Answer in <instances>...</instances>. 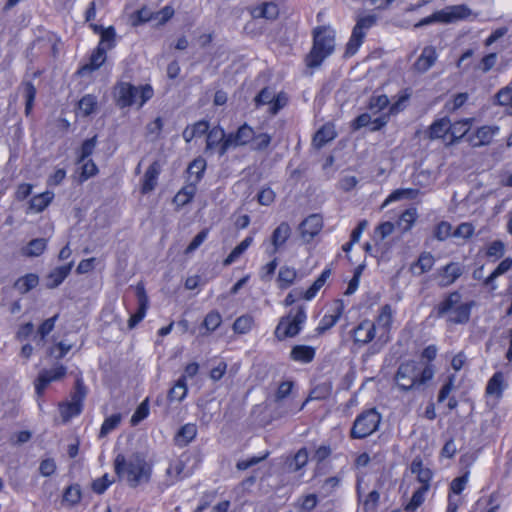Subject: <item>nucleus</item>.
Returning a JSON list of instances; mask_svg holds the SVG:
<instances>
[{
  "instance_id": "obj_1",
  "label": "nucleus",
  "mask_w": 512,
  "mask_h": 512,
  "mask_svg": "<svg viewBox=\"0 0 512 512\" xmlns=\"http://www.w3.org/2000/svg\"><path fill=\"white\" fill-rule=\"evenodd\" d=\"M435 374L433 365L425 362L407 361L399 365L394 380L404 391L422 390Z\"/></svg>"
},
{
  "instance_id": "obj_2",
  "label": "nucleus",
  "mask_w": 512,
  "mask_h": 512,
  "mask_svg": "<svg viewBox=\"0 0 512 512\" xmlns=\"http://www.w3.org/2000/svg\"><path fill=\"white\" fill-rule=\"evenodd\" d=\"M114 468L116 474L119 477H124L129 486L133 488L142 483H148L152 474L151 465L138 453L129 458L118 454L114 460Z\"/></svg>"
},
{
  "instance_id": "obj_3",
  "label": "nucleus",
  "mask_w": 512,
  "mask_h": 512,
  "mask_svg": "<svg viewBox=\"0 0 512 512\" xmlns=\"http://www.w3.org/2000/svg\"><path fill=\"white\" fill-rule=\"evenodd\" d=\"M473 303L461 301V294L457 291L448 294L435 308L436 317H447L452 324H465L470 319Z\"/></svg>"
},
{
  "instance_id": "obj_4",
  "label": "nucleus",
  "mask_w": 512,
  "mask_h": 512,
  "mask_svg": "<svg viewBox=\"0 0 512 512\" xmlns=\"http://www.w3.org/2000/svg\"><path fill=\"white\" fill-rule=\"evenodd\" d=\"M335 48V32L329 27L320 26L314 29L313 46L306 57V64L315 68L330 56Z\"/></svg>"
},
{
  "instance_id": "obj_5",
  "label": "nucleus",
  "mask_w": 512,
  "mask_h": 512,
  "mask_svg": "<svg viewBox=\"0 0 512 512\" xmlns=\"http://www.w3.org/2000/svg\"><path fill=\"white\" fill-rule=\"evenodd\" d=\"M153 96L150 85L136 87L127 82H120L114 88V97L119 107H129L134 104L143 106Z\"/></svg>"
},
{
  "instance_id": "obj_6",
  "label": "nucleus",
  "mask_w": 512,
  "mask_h": 512,
  "mask_svg": "<svg viewBox=\"0 0 512 512\" xmlns=\"http://www.w3.org/2000/svg\"><path fill=\"white\" fill-rule=\"evenodd\" d=\"M306 312L304 307L291 309L288 315L282 317L275 329V337L282 341L288 337H294L299 334L302 325L306 321Z\"/></svg>"
},
{
  "instance_id": "obj_7",
  "label": "nucleus",
  "mask_w": 512,
  "mask_h": 512,
  "mask_svg": "<svg viewBox=\"0 0 512 512\" xmlns=\"http://www.w3.org/2000/svg\"><path fill=\"white\" fill-rule=\"evenodd\" d=\"M381 416L375 409H369L358 415L351 428L350 435L354 439H363L375 432L380 424Z\"/></svg>"
},
{
  "instance_id": "obj_8",
  "label": "nucleus",
  "mask_w": 512,
  "mask_h": 512,
  "mask_svg": "<svg viewBox=\"0 0 512 512\" xmlns=\"http://www.w3.org/2000/svg\"><path fill=\"white\" fill-rule=\"evenodd\" d=\"M191 460L189 455L183 454L180 458L171 462L166 469V479L163 485L169 487L191 476L195 470V464L189 465Z\"/></svg>"
},
{
  "instance_id": "obj_9",
  "label": "nucleus",
  "mask_w": 512,
  "mask_h": 512,
  "mask_svg": "<svg viewBox=\"0 0 512 512\" xmlns=\"http://www.w3.org/2000/svg\"><path fill=\"white\" fill-rule=\"evenodd\" d=\"M377 22V17L375 15H366L361 16L357 19L356 24L352 30L351 37L346 45L347 56L354 55L361 44L363 43V39L365 37V30L373 27Z\"/></svg>"
},
{
  "instance_id": "obj_10",
  "label": "nucleus",
  "mask_w": 512,
  "mask_h": 512,
  "mask_svg": "<svg viewBox=\"0 0 512 512\" xmlns=\"http://www.w3.org/2000/svg\"><path fill=\"white\" fill-rule=\"evenodd\" d=\"M394 320V311L390 304L383 305L373 322L376 326L377 344L381 346L391 340V329Z\"/></svg>"
},
{
  "instance_id": "obj_11",
  "label": "nucleus",
  "mask_w": 512,
  "mask_h": 512,
  "mask_svg": "<svg viewBox=\"0 0 512 512\" xmlns=\"http://www.w3.org/2000/svg\"><path fill=\"white\" fill-rule=\"evenodd\" d=\"M253 137L254 129L246 123L241 125L236 132L227 134L226 141L220 147V156H223L231 147L251 144Z\"/></svg>"
},
{
  "instance_id": "obj_12",
  "label": "nucleus",
  "mask_w": 512,
  "mask_h": 512,
  "mask_svg": "<svg viewBox=\"0 0 512 512\" xmlns=\"http://www.w3.org/2000/svg\"><path fill=\"white\" fill-rule=\"evenodd\" d=\"M66 373L67 368L62 364H57L51 369L42 370L35 381L37 395L41 396L51 382L63 379Z\"/></svg>"
},
{
  "instance_id": "obj_13",
  "label": "nucleus",
  "mask_w": 512,
  "mask_h": 512,
  "mask_svg": "<svg viewBox=\"0 0 512 512\" xmlns=\"http://www.w3.org/2000/svg\"><path fill=\"white\" fill-rule=\"evenodd\" d=\"M352 337L355 344L366 345L372 340H377L376 326L373 321L365 319L361 321L353 330Z\"/></svg>"
},
{
  "instance_id": "obj_14",
  "label": "nucleus",
  "mask_w": 512,
  "mask_h": 512,
  "mask_svg": "<svg viewBox=\"0 0 512 512\" xmlns=\"http://www.w3.org/2000/svg\"><path fill=\"white\" fill-rule=\"evenodd\" d=\"M471 15H473L472 10L465 4L448 6L440 10L442 23L446 24L465 20Z\"/></svg>"
},
{
  "instance_id": "obj_15",
  "label": "nucleus",
  "mask_w": 512,
  "mask_h": 512,
  "mask_svg": "<svg viewBox=\"0 0 512 512\" xmlns=\"http://www.w3.org/2000/svg\"><path fill=\"white\" fill-rule=\"evenodd\" d=\"M291 228L288 223L282 222L272 233L271 243L266 249L269 256H273L286 243L290 237Z\"/></svg>"
},
{
  "instance_id": "obj_16",
  "label": "nucleus",
  "mask_w": 512,
  "mask_h": 512,
  "mask_svg": "<svg viewBox=\"0 0 512 512\" xmlns=\"http://www.w3.org/2000/svg\"><path fill=\"white\" fill-rule=\"evenodd\" d=\"M498 131V126H482L468 136V141L473 147L485 146L491 143Z\"/></svg>"
},
{
  "instance_id": "obj_17",
  "label": "nucleus",
  "mask_w": 512,
  "mask_h": 512,
  "mask_svg": "<svg viewBox=\"0 0 512 512\" xmlns=\"http://www.w3.org/2000/svg\"><path fill=\"white\" fill-rule=\"evenodd\" d=\"M322 225V218L319 215L312 214L308 216L299 226L302 238L309 241L320 232Z\"/></svg>"
},
{
  "instance_id": "obj_18",
  "label": "nucleus",
  "mask_w": 512,
  "mask_h": 512,
  "mask_svg": "<svg viewBox=\"0 0 512 512\" xmlns=\"http://www.w3.org/2000/svg\"><path fill=\"white\" fill-rule=\"evenodd\" d=\"M464 271V267L457 262H451L444 266L439 271V284L442 287H447L451 284H453L462 274Z\"/></svg>"
},
{
  "instance_id": "obj_19",
  "label": "nucleus",
  "mask_w": 512,
  "mask_h": 512,
  "mask_svg": "<svg viewBox=\"0 0 512 512\" xmlns=\"http://www.w3.org/2000/svg\"><path fill=\"white\" fill-rule=\"evenodd\" d=\"M410 471L416 476V479L421 486H427V489H430L433 472L423 464L421 458L416 457L412 460L410 464Z\"/></svg>"
},
{
  "instance_id": "obj_20",
  "label": "nucleus",
  "mask_w": 512,
  "mask_h": 512,
  "mask_svg": "<svg viewBox=\"0 0 512 512\" xmlns=\"http://www.w3.org/2000/svg\"><path fill=\"white\" fill-rule=\"evenodd\" d=\"M438 58L435 47L426 46L423 48L420 56L414 63V69L419 73H425L428 71L436 62Z\"/></svg>"
},
{
  "instance_id": "obj_21",
  "label": "nucleus",
  "mask_w": 512,
  "mask_h": 512,
  "mask_svg": "<svg viewBox=\"0 0 512 512\" xmlns=\"http://www.w3.org/2000/svg\"><path fill=\"white\" fill-rule=\"evenodd\" d=\"M254 19L264 18L267 20H275L279 15V7L274 2H264L251 10Z\"/></svg>"
},
{
  "instance_id": "obj_22",
  "label": "nucleus",
  "mask_w": 512,
  "mask_h": 512,
  "mask_svg": "<svg viewBox=\"0 0 512 512\" xmlns=\"http://www.w3.org/2000/svg\"><path fill=\"white\" fill-rule=\"evenodd\" d=\"M160 164L158 161H154L146 170L141 191L143 194L151 192L157 185V179L160 174Z\"/></svg>"
},
{
  "instance_id": "obj_23",
  "label": "nucleus",
  "mask_w": 512,
  "mask_h": 512,
  "mask_svg": "<svg viewBox=\"0 0 512 512\" xmlns=\"http://www.w3.org/2000/svg\"><path fill=\"white\" fill-rule=\"evenodd\" d=\"M197 435V426L193 423L183 425L174 437V443L178 447H185L194 440Z\"/></svg>"
},
{
  "instance_id": "obj_24",
  "label": "nucleus",
  "mask_w": 512,
  "mask_h": 512,
  "mask_svg": "<svg viewBox=\"0 0 512 512\" xmlns=\"http://www.w3.org/2000/svg\"><path fill=\"white\" fill-rule=\"evenodd\" d=\"M315 348L307 345H295L290 351V359L299 363H310L315 357Z\"/></svg>"
},
{
  "instance_id": "obj_25",
  "label": "nucleus",
  "mask_w": 512,
  "mask_h": 512,
  "mask_svg": "<svg viewBox=\"0 0 512 512\" xmlns=\"http://www.w3.org/2000/svg\"><path fill=\"white\" fill-rule=\"evenodd\" d=\"M434 263L435 259L433 255L430 252H423L420 254L417 261L411 265L410 271L414 275L420 276L426 272H429L432 269Z\"/></svg>"
},
{
  "instance_id": "obj_26",
  "label": "nucleus",
  "mask_w": 512,
  "mask_h": 512,
  "mask_svg": "<svg viewBox=\"0 0 512 512\" xmlns=\"http://www.w3.org/2000/svg\"><path fill=\"white\" fill-rule=\"evenodd\" d=\"M344 310L343 303L341 301H338L336 304L335 310L333 314L324 315L321 319L318 327L316 328V331L318 334H323L330 328H332L341 317Z\"/></svg>"
},
{
  "instance_id": "obj_27",
  "label": "nucleus",
  "mask_w": 512,
  "mask_h": 512,
  "mask_svg": "<svg viewBox=\"0 0 512 512\" xmlns=\"http://www.w3.org/2000/svg\"><path fill=\"white\" fill-rule=\"evenodd\" d=\"M335 137L336 132L333 125L326 124L315 133L312 143L315 148L320 149Z\"/></svg>"
},
{
  "instance_id": "obj_28",
  "label": "nucleus",
  "mask_w": 512,
  "mask_h": 512,
  "mask_svg": "<svg viewBox=\"0 0 512 512\" xmlns=\"http://www.w3.org/2000/svg\"><path fill=\"white\" fill-rule=\"evenodd\" d=\"M57 319L58 315L56 314L53 317L43 321V323L38 327V330L34 336L36 346L43 347L45 345L46 336L49 335L50 332L54 329Z\"/></svg>"
},
{
  "instance_id": "obj_29",
  "label": "nucleus",
  "mask_w": 512,
  "mask_h": 512,
  "mask_svg": "<svg viewBox=\"0 0 512 512\" xmlns=\"http://www.w3.org/2000/svg\"><path fill=\"white\" fill-rule=\"evenodd\" d=\"M73 264V262H70L66 265L56 267L53 271H51L48 276L49 283L47 286L49 288H55L59 286L70 274Z\"/></svg>"
},
{
  "instance_id": "obj_30",
  "label": "nucleus",
  "mask_w": 512,
  "mask_h": 512,
  "mask_svg": "<svg viewBox=\"0 0 512 512\" xmlns=\"http://www.w3.org/2000/svg\"><path fill=\"white\" fill-rule=\"evenodd\" d=\"M205 169H206L205 159L199 157V158H196L195 160H193L187 168L188 181L190 183H194L197 185L199 183V181L202 179Z\"/></svg>"
},
{
  "instance_id": "obj_31",
  "label": "nucleus",
  "mask_w": 512,
  "mask_h": 512,
  "mask_svg": "<svg viewBox=\"0 0 512 512\" xmlns=\"http://www.w3.org/2000/svg\"><path fill=\"white\" fill-rule=\"evenodd\" d=\"M227 139V135L223 128L220 126L213 127L209 130L207 134L206 139V149L212 150L216 147L220 149L221 145L224 144V142Z\"/></svg>"
},
{
  "instance_id": "obj_32",
  "label": "nucleus",
  "mask_w": 512,
  "mask_h": 512,
  "mask_svg": "<svg viewBox=\"0 0 512 512\" xmlns=\"http://www.w3.org/2000/svg\"><path fill=\"white\" fill-rule=\"evenodd\" d=\"M511 267L512 258H505L498 264L494 271L484 280V285L489 287L491 290H495L497 288V286L495 285V279L509 271Z\"/></svg>"
},
{
  "instance_id": "obj_33",
  "label": "nucleus",
  "mask_w": 512,
  "mask_h": 512,
  "mask_svg": "<svg viewBox=\"0 0 512 512\" xmlns=\"http://www.w3.org/2000/svg\"><path fill=\"white\" fill-rule=\"evenodd\" d=\"M19 90L22 92L25 99V115L29 116L34 106V100L37 93L36 88L32 82L27 81L20 85Z\"/></svg>"
},
{
  "instance_id": "obj_34",
  "label": "nucleus",
  "mask_w": 512,
  "mask_h": 512,
  "mask_svg": "<svg viewBox=\"0 0 512 512\" xmlns=\"http://www.w3.org/2000/svg\"><path fill=\"white\" fill-rule=\"evenodd\" d=\"M331 275V269L326 268L322 271L320 276L313 282V284L303 293V298L306 300L313 299L317 292L324 286L325 282Z\"/></svg>"
},
{
  "instance_id": "obj_35",
  "label": "nucleus",
  "mask_w": 512,
  "mask_h": 512,
  "mask_svg": "<svg viewBox=\"0 0 512 512\" xmlns=\"http://www.w3.org/2000/svg\"><path fill=\"white\" fill-rule=\"evenodd\" d=\"M449 132V119L442 118L431 124L428 130V138L431 140L444 137Z\"/></svg>"
},
{
  "instance_id": "obj_36",
  "label": "nucleus",
  "mask_w": 512,
  "mask_h": 512,
  "mask_svg": "<svg viewBox=\"0 0 512 512\" xmlns=\"http://www.w3.org/2000/svg\"><path fill=\"white\" fill-rule=\"evenodd\" d=\"M187 384L185 377H180L175 385L169 390L167 398L170 402H181L187 395Z\"/></svg>"
},
{
  "instance_id": "obj_37",
  "label": "nucleus",
  "mask_w": 512,
  "mask_h": 512,
  "mask_svg": "<svg viewBox=\"0 0 512 512\" xmlns=\"http://www.w3.org/2000/svg\"><path fill=\"white\" fill-rule=\"evenodd\" d=\"M39 283V278L36 274L30 273L27 274L21 278H19L15 284L14 287L17 289L21 294L28 293L30 290L35 288Z\"/></svg>"
},
{
  "instance_id": "obj_38",
  "label": "nucleus",
  "mask_w": 512,
  "mask_h": 512,
  "mask_svg": "<svg viewBox=\"0 0 512 512\" xmlns=\"http://www.w3.org/2000/svg\"><path fill=\"white\" fill-rule=\"evenodd\" d=\"M54 193L46 191L34 196L30 201V208L35 212H42L53 200Z\"/></svg>"
},
{
  "instance_id": "obj_39",
  "label": "nucleus",
  "mask_w": 512,
  "mask_h": 512,
  "mask_svg": "<svg viewBox=\"0 0 512 512\" xmlns=\"http://www.w3.org/2000/svg\"><path fill=\"white\" fill-rule=\"evenodd\" d=\"M272 141V135L254 130V137L251 141L250 148L253 151L266 150Z\"/></svg>"
},
{
  "instance_id": "obj_40",
  "label": "nucleus",
  "mask_w": 512,
  "mask_h": 512,
  "mask_svg": "<svg viewBox=\"0 0 512 512\" xmlns=\"http://www.w3.org/2000/svg\"><path fill=\"white\" fill-rule=\"evenodd\" d=\"M47 241L44 238H36L31 240L24 248L23 253L29 257H37L46 249Z\"/></svg>"
},
{
  "instance_id": "obj_41",
  "label": "nucleus",
  "mask_w": 512,
  "mask_h": 512,
  "mask_svg": "<svg viewBox=\"0 0 512 512\" xmlns=\"http://www.w3.org/2000/svg\"><path fill=\"white\" fill-rule=\"evenodd\" d=\"M428 491L429 489H427V486H420L415 490L410 501L405 505V511L414 512L418 507H420L423 504L425 495Z\"/></svg>"
},
{
  "instance_id": "obj_42",
  "label": "nucleus",
  "mask_w": 512,
  "mask_h": 512,
  "mask_svg": "<svg viewBox=\"0 0 512 512\" xmlns=\"http://www.w3.org/2000/svg\"><path fill=\"white\" fill-rule=\"evenodd\" d=\"M471 123L472 119L470 118L456 121L453 124L449 122V132L453 138L459 139L468 133Z\"/></svg>"
},
{
  "instance_id": "obj_43",
  "label": "nucleus",
  "mask_w": 512,
  "mask_h": 512,
  "mask_svg": "<svg viewBox=\"0 0 512 512\" xmlns=\"http://www.w3.org/2000/svg\"><path fill=\"white\" fill-rule=\"evenodd\" d=\"M196 193V184L190 183L184 186L175 196L174 201L177 205L184 206L189 203Z\"/></svg>"
},
{
  "instance_id": "obj_44",
  "label": "nucleus",
  "mask_w": 512,
  "mask_h": 512,
  "mask_svg": "<svg viewBox=\"0 0 512 512\" xmlns=\"http://www.w3.org/2000/svg\"><path fill=\"white\" fill-rule=\"evenodd\" d=\"M503 381V374L501 372H496L487 383L486 393L488 395L500 396L503 391Z\"/></svg>"
},
{
  "instance_id": "obj_45",
  "label": "nucleus",
  "mask_w": 512,
  "mask_h": 512,
  "mask_svg": "<svg viewBox=\"0 0 512 512\" xmlns=\"http://www.w3.org/2000/svg\"><path fill=\"white\" fill-rule=\"evenodd\" d=\"M296 276L297 273L294 268L288 266L281 267L278 273L279 287L282 289L289 287L294 282Z\"/></svg>"
},
{
  "instance_id": "obj_46",
  "label": "nucleus",
  "mask_w": 512,
  "mask_h": 512,
  "mask_svg": "<svg viewBox=\"0 0 512 512\" xmlns=\"http://www.w3.org/2000/svg\"><path fill=\"white\" fill-rule=\"evenodd\" d=\"M60 414L64 422L69 421L71 418L79 415L82 411V407L78 404H74L71 401L63 402L59 405Z\"/></svg>"
},
{
  "instance_id": "obj_47",
  "label": "nucleus",
  "mask_w": 512,
  "mask_h": 512,
  "mask_svg": "<svg viewBox=\"0 0 512 512\" xmlns=\"http://www.w3.org/2000/svg\"><path fill=\"white\" fill-rule=\"evenodd\" d=\"M136 296L138 300V309L136 314L141 315V317L144 318L149 306V299L146 294L144 285L141 283H139L136 287Z\"/></svg>"
},
{
  "instance_id": "obj_48",
  "label": "nucleus",
  "mask_w": 512,
  "mask_h": 512,
  "mask_svg": "<svg viewBox=\"0 0 512 512\" xmlns=\"http://www.w3.org/2000/svg\"><path fill=\"white\" fill-rule=\"evenodd\" d=\"M108 49L106 47H103L101 45H98L96 50L92 53L90 57V63L85 66L84 68H88L91 70L98 69L105 61L106 59V51Z\"/></svg>"
},
{
  "instance_id": "obj_49",
  "label": "nucleus",
  "mask_w": 512,
  "mask_h": 512,
  "mask_svg": "<svg viewBox=\"0 0 512 512\" xmlns=\"http://www.w3.org/2000/svg\"><path fill=\"white\" fill-rule=\"evenodd\" d=\"M308 451L306 448H301L297 451V453L294 455L292 460L288 463V466L290 470L292 471H298L301 468H303L307 462H308Z\"/></svg>"
},
{
  "instance_id": "obj_50",
  "label": "nucleus",
  "mask_w": 512,
  "mask_h": 512,
  "mask_svg": "<svg viewBox=\"0 0 512 512\" xmlns=\"http://www.w3.org/2000/svg\"><path fill=\"white\" fill-rule=\"evenodd\" d=\"M293 388V382L292 381H283L279 384L277 391L274 396V401L277 405V408H280L282 406V403L284 399H286L289 394L291 393Z\"/></svg>"
},
{
  "instance_id": "obj_51",
  "label": "nucleus",
  "mask_w": 512,
  "mask_h": 512,
  "mask_svg": "<svg viewBox=\"0 0 512 512\" xmlns=\"http://www.w3.org/2000/svg\"><path fill=\"white\" fill-rule=\"evenodd\" d=\"M121 421L120 414H113L110 417L106 418L101 426L99 437L103 438L107 436L111 431H113Z\"/></svg>"
},
{
  "instance_id": "obj_52",
  "label": "nucleus",
  "mask_w": 512,
  "mask_h": 512,
  "mask_svg": "<svg viewBox=\"0 0 512 512\" xmlns=\"http://www.w3.org/2000/svg\"><path fill=\"white\" fill-rule=\"evenodd\" d=\"M86 397V387L83 383L82 378H77L75 382L74 391L71 394V402L83 406V400Z\"/></svg>"
},
{
  "instance_id": "obj_53",
  "label": "nucleus",
  "mask_w": 512,
  "mask_h": 512,
  "mask_svg": "<svg viewBox=\"0 0 512 512\" xmlns=\"http://www.w3.org/2000/svg\"><path fill=\"white\" fill-rule=\"evenodd\" d=\"M453 236L452 225L449 222L441 221L434 229V237L439 241H445Z\"/></svg>"
},
{
  "instance_id": "obj_54",
  "label": "nucleus",
  "mask_w": 512,
  "mask_h": 512,
  "mask_svg": "<svg viewBox=\"0 0 512 512\" xmlns=\"http://www.w3.org/2000/svg\"><path fill=\"white\" fill-rule=\"evenodd\" d=\"M96 104H97L96 98L94 96L88 94V95L83 96L80 99V101L78 103V108H79L80 112L83 113V115L88 116L94 111Z\"/></svg>"
},
{
  "instance_id": "obj_55",
  "label": "nucleus",
  "mask_w": 512,
  "mask_h": 512,
  "mask_svg": "<svg viewBox=\"0 0 512 512\" xmlns=\"http://www.w3.org/2000/svg\"><path fill=\"white\" fill-rule=\"evenodd\" d=\"M81 499V490L78 485H71L66 488L63 494V501L70 505L77 504Z\"/></svg>"
},
{
  "instance_id": "obj_56",
  "label": "nucleus",
  "mask_w": 512,
  "mask_h": 512,
  "mask_svg": "<svg viewBox=\"0 0 512 512\" xmlns=\"http://www.w3.org/2000/svg\"><path fill=\"white\" fill-rule=\"evenodd\" d=\"M469 474L468 472L463 474L460 477H457L452 480L450 483V493L456 497H459L461 492L465 489L467 483H468Z\"/></svg>"
},
{
  "instance_id": "obj_57",
  "label": "nucleus",
  "mask_w": 512,
  "mask_h": 512,
  "mask_svg": "<svg viewBox=\"0 0 512 512\" xmlns=\"http://www.w3.org/2000/svg\"><path fill=\"white\" fill-rule=\"evenodd\" d=\"M222 322V317L219 312L211 311L204 318L203 325L208 331L216 330Z\"/></svg>"
},
{
  "instance_id": "obj_58",
  "label": "nucleus",
  "mask_w": 512,
  "mask_h": 512,
  "mask_svg": "<svg viewBox=\"0 0 512 512\" xmlns=\"http://www.w3.org/2000/svg\"><path fill=\"white\" fill-rule=\"evenodd\" d=\"M497 103L501 106L509 107L512 114V88L504 87L496 94Z\"/></svg>"
},
{
  "instance_id": "obj_59",
  "label": "nucleus",
  "mask_w": 512,
  "mask_h": 512,
  "mask_svg": "<svg viewBox=\"0 0 512 512\" xmlns=\"http://www.w3.org/2000/svg\"><path fill=\"white\" fill-rule=\"evenodd\" d=\"M81 163H82L81 173H80V181L81 182L86 181L90 177H93L94 175L97 174L98 168H97L96 164L93 162V160L88 159L87 161L85 160L84 162H81Z\"/></svg>"
},
{
  "instance_id": "obj_60",
  "label": "nucleus",
  "mask_w": 512,
  "mask_h": 512,
  "mask_svg": "<svg viewBox=\"0 0 512 512\" xmlns=\"http://www.w3.org/2000/svg\"><path fill=\"white\" fill-rule=\"evenodd\" d=\"M96 143V136L87 139L83 142L80 150V155L78 157V162H84L93 153L96 147Z\"/></svg>"
},
{
  "instance_id": "obj_61",
  "label": "nucleus",
  "mask_w": 512,
  "mask_h": 512,
  "mask_svg": "<svg viewBox=\"0 0 512 512\" xmlns=\"http://www.w3.org/2000/svg\"><path fill=\"white\" fill-rule=\"evenodd\" d=\"M475 227L470 222H463L457 226L453 236L457 238L469 239L474 233Z\"/></svg>"
},
{
  "instance_id": "obj_62",
  "label": "nucleus",
  "mask_w": 512,
  "mask_h": 512,
  "mask_svg": "<svg viewBox=\"0 0 512 512\" xmlns=\"http://www.w3.org/2000/svg\"><path fill=\"white\" fill-rule=\"evenodd\" d=\"M505 253V244L501 240H495L487 246L486 255L488 257L500 258Z\"/></svg>"
},
{
  "instance_id": "obj_63",
  "label": "nucleus",
  "mask_w": 512,
  "mask_h": 512,
  "mask_svg": "<svg viewBox=\"0 0 512 512\" xmlns=\"http://www.w3.org/2000/svg\"><path fill=\"white\" fill-rule=\"evenodd\" d=\"M274 95H275V92L271 88H269V87L263 88L254 99L255 105L257 107H259L261 105H266V104H268L270 106Z\"/></svg>"
},
{
  "instance_id": "obj_64",
  "label": "nucleus",
  "mask_w": 512,
  "mask_h": 512,
  "mask_svg": "<svg viewBox=\"0 0 512 512\" xmlns=\"http://www.w3.org/2000/svg\"><path fill=\"white\" fill-rule=\"evenodd\" d=\"M253 320L250 316H241L233 324V329L237 333H247L252 327Z\"/></svg>"
}]
</instances>
